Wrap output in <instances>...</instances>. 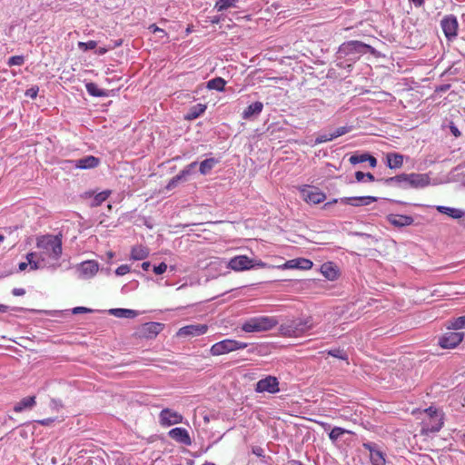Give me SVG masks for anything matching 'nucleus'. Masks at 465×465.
<instances>
[{
  "label": "nucleus",
  "mask_w": 465,
  "mask_h": 465,
  "mask_svg": "<svg viewBox=\"0 0 465 465\" xmlns=\"http://www.w3.org/2000/svg\"><path fill=\"white\" fill-rule=\"evenodd\" d=\"M351 131V126H341L332 132L335 138L346 134Z\"/></svg>",
  "instance_id": "nucleus-46"
},
{
  "label": "nucleus",
  "mask_w": 465,
  "mask_h": 465,
  "mask_svg": "<svg viewBox=\"0 0 465 465\" xmlns=\"http://www.w3.org/2000/svg\"><path fill=\"white\" fill-rule=\"evenodd\" d=\"M151 267V263L149 262H143L142 263V268L143 271H148Z\"/></svg>",
  "instance_id": "nucleus-61"
},
{
  "label": "nucleus",
  "mask_w": 465,
  "mask_h": 465,
  "mask_svg": "<svg viewBox=\"0 0 465 465\" xmlns=\"http://www.w3.org/2000/svg\"><path fill=\"white\" fill-rule=\"evenodd\" d=\"M78 46L80 49H82L84 51L93 50L97 46V43L94 40H90L86 43L79 42Z\"/></svg>",
  "instance_id": "nucleus-45"
},
{
  "label": "nucleus",
  "mask_w": 465,
  "mask_h": 465,
  "mask_svg": "<svg viewBox=\"0 0 465 465\" xmlns=\"http://www.w3.org/2000/svg\"><path fill=\"white\" fill-rule=\"evenodd\" d=\"M183 420V417L178 411L165 408L163 409L159 413V423L163 427H170L175 424L182 423Z\"/></svg>",
  "instance_id": "nucleus-13"
},
{
  "label": "nucleus",
  "mask_w": 465,
  "mask_h": 465,
  "mask_svg": "<svg viewBox=\"0 0 465 465\" xmlns=\"http://www.w3.org/2000/svg\"><path fill=\"white\" fill-rule=\"evenodd\" d=\"M362 447L370 453V460L372 465H385V454L374 442H364Z\"/></svg>",
  "instance_id": "nucleus-14"
},
{
  "label": "nucleus",
  "mask_w": 465,
  "mask_h": 465,
  "mask_svg": "<svg viewBox=\"0 0 465 465\" xmlns=\"http://www.w3.org/2000/svg\"><path fill=\"white\" fill-rule=\"evenodd\" d=\"M28 266L29 265H28L27 262H22L19 263L18 268H19V271L22 272V271H25Z\"/></svg>",
  "instance_id": "nucleus-59"
},
{
  "label": "nucleus",
  "mask_w": 465,
  "mask_h": 465,
  "mask_svg": "<svg viewBox=\"0 0 465 465\" xmlns=\"http://www.w3.org/2000/svg\"><path fill=\"white\" fill-rule=\"evenodd\" d=\"M197 162H193L178 173V176L182 179V181H185L187 176L193 173L194 168L197 166Z\"/></svg>",
  "instance_id": "nucleus-36"
},
{
  "label": "nucleus",
  "mask_w": 465,
  "mask_h": 465,
  "mask_svg": "<svg viewBox=\"0 0 465 465\" xmlns=\"http://www.w3.org/2000/svg\"><path fill=\"white\" fill-rule=\"evenodd\" d=\"M8 310V306L0 304V312H6Z\"/></svg>",
  "instance_id": "nucleus-63"
},
{
  "label": "nucleus",
  "mask_w": 465,
  "mask_h": 465,
  "mask_svg": "<svg viewBox=\"0 0 465 465\" xmlns=\"http://www.w3.org/2000/svg\"><path fill=\"white\" fill-rule=\"evenodd\" d=\"M321 272L329 281H334L338 278L337 267L332 262H325L321 266Z\"/></svg>",
  "instance_id": "nucleus-25"
},
{
  "label": "nucleus",
  "mask_w": 465,
  "mask_h": 465,
  "mask_svg": "<svg viewBox=\"0 0 465 465\" xmlns=\"http://www.w3.org/2000/svg\"><path fill=\"white\" fill-rule=\"evenodd\" d=\"M387 166L390 169L401 168L403 164L404 156L398 153H389L386 155Z\"/></svg>",
  "instance_id": "nucleus-26"
},
{
  "label": "nucleus",
  "mask_w": 465,
  "mask_h": 465,
  "mask_svg": "<svg viewBox=\"0 0 465 465\" xmlns=\"http://www.w3.org/2000/svg\"><path fill=\"white\" fill-rule=\"evenodd\" d=\"M168 436L173 440L185 446H190L192 444V440L189 435V432L184 428H173L171 430H169Z\"/></svg>",
  "instance_id": "nucleus-18"
},
{
  "label": "nucleus",
  "mask_w": 465,
  "mask_h": 465,
  "mask_svg": "<svg viewBox=\"0 0 465 465\" xmlns=\"http://www.w3.org/2000/svg\"><path fill=\"white\" fill-rule=\"evenodd\" d=\"M313 265V262L306 258H296L287 261L282 265L279 266L280 269H300V270H310Z\"/></svg>",
  "instance_id": "nucleus-19"
},
{
  "label": "nucleus",
  "mask_w": 465,
  "mask_h": 465,
  "mask_svg": "<svg viewBox=\"0 0 465 465\" xmlns=\"http://www.w3.org/2000/svg\"><path fill=\"white\" fill-rule=\"evenodd\" d=\"M63 407L62 401L59 399H52L50 401V408L54 411H59Z\"/></svg>",
  "instance_id": "nucleus-49"
},
{
  "label": "nucleus",
  "mask_w": 465,
  "mask_h": 465,
  "mask_svg": "<svg viewBox=\"0 0 465 465\" xmlns=\"http://www.w3.org/2000/svg\"><path fill=\"white\" fill-rule=\"evenodd\" d=\"M100 160L99 158L93 156V155H87L85 157H83L81 159L77 160H65L62 163V168L63 169H93L99 165Z\"/></svg>",
  "instance_id": "nucleus-8"
},
{
  "label": "nucleus",
  "mask_w": 465,
  "mask_h": 465,
  "mask_svg": "<svg viewBox=\"0 0 465 465\" xmlns=\"http://www.w3.org/2000/svg\"><path fill=\"white\" fill-rule=\"evenodd\" d=\"M25 63V57L23 55H15L11 56L8 61L7 64L9 66H15V65H22Z\"/></svg>",
  "instance_id": "nucleus-42"
},
{
  "label": "nucleus",
  "mask_w": 465,
  "mask_h": 465,
  "mask_svg": "<svg viewBox=\"0 0 465 465\" xmlns=\"http://www.w3.org/2000/svg\"><path fill=\"white\" fill-rule=\"evenodd\" d=\"M436 210L440 213H444L453 219H460L465 217V211L458 208L453 207H448L443 205H437Z\"/></svg>",
  "instance_id": "nucleus-23"
},
{
  "label": "nucleus",
  "mask_w": 465,
  "mask_h": 465,
  "mask_svg": "<svg viewBox=\"0 0 465 465\" xmlns=\"http://www.w3.org/2000/svg\"><path fill=\"white\" fill-rule=\"evenodd\" d=\"M247 346L248 344L246 342H242L232 339H225L213 344L210 349V353L213 356H220L239 350H243Z\"/></svg>",
  "instance_id": "nucleus-5"
},
{
  "label": "nucleus",
  "mask_w": 465,
  "mask_h": 465,
  "mask_svg": "<svg viewBox=\"0 0 465 465\" xmlns=\"http://www.w3.org/2000/svg\"><path fill=\"white\" fill-rule=\"evenodd\" d=\"M415 6L420 7L424 5V0H411Z\"/></svg>",
  "instance_id": "nucleus-60"
},
{
  "label": "nucleus",
  "mask_w": 465,
  "mask_h": 465,
  "mask_svg": "<svg viewBox=\"0 0 465 465\" xmlns=\"http://www.w3.org/2000/svg\"><path fill=\"white\" fill-rule=\"evenodd\" d=\"M12 293L15 296H23L25 293V291L23 288H14Z\"/></svg>",
  "instance_id": "nucleus-57"
},
{
  "label": "nucleus",
  "mask_w": 465,
  "mask_h": 465,
  "mask_svg": "<svg viewBox=\"0 0 465 465\" xmlns=\"http://www.w3.org/2000/svg\"><path fill=\"white\" fill-rule=\"evenodd\" d=\"M110 194H111V191H109V190H105V191L96 193L92 200L91 205L93 207L101 205L104 201L107 200V198L109 197Z\"/></svg>",
  "instance_id": "nucleus-35"
},
{
  "label": "nucleus",
  "mask_w": 465,
  "mask_h": 465,
  "mask_svg": "<svg viewBox=\"0 0 465 465\" xmlns=\"http://www.w3.org/2000/svg\"><path fill=\"white\" fill-rule=\"evenodd\" d=\"M278 324V320L273 316H256L246 320L242 330L245 332H261L273 329Z\"/></svg>",
  "instance_id": "nucleus-3"
},
{
  "label": "nucleus",
  "mask_w": 465,
  "mask_h": 465,
  "mask_svg": "<svg viewBox=\"0 0 465 465\" xmlns=\"http://www.w3.org/2000/svg\"><path fill=\"white\" fill-rule=\"evenodd\" d=\"M441 30L448 41H453L458 35L459 22L454 15H445L440 21Z\"/></svg>",
  "instance_id": "nucleus-9"
},
{
  "label": "nucleus",
  "mask_w": 465,
  "mask_h": 465,
  "mask_svg": "<svg viewBox=\"0 0 465 465\" xmlns=\"http://www.w3.org/2000/svg\"><path fill=\"white\" fill-rule=\"evenodd\" d=\"M430 179L427 173H401L384 180L387 185L398 184L401 187L423 188L430 184Z\"/></svg>",
  "instance_id": "nucleus-2"
},
{
  "label": "nucleus",
  "mask_w": 465,
  "mask_h": 465,
  "mask_svg": "<svg viewBox=\"0 0 465 465\" xmlns=\"http://www.w3.org/2000/svg\"><path fill=\"white\" fill-rule=\"evenodd\" d=\"M28 265L30 266V270L32 271L38 270L44 267H53L52 265H49V263H46L45 262H41L39 258H37V260L34 262H29Z\"/></svg>",
  "instance_id": "nucleus-44"
},
{
  "label": "nucleus",
  "mask_w": 465,
  "mask_h": 465,
  "mask_svg": "<svg viewBox=\"0 0 465 465\" xmlns=\"http://www.w3.org/2000/svg\"><path fill=\"white\" fill-rule=\"evenodd\" d=\"M206 110V105L202 104H197L192 106L188 113L185 115L186 120H194L202 115Z\"/></svg>",
  "instance_id": "nucleus-30"
},
{
  "label": "nucleus",
  "mask_w": 465,
  "mask_h": 465,
  "mask_svg": "<svg viewBox=\"0 0 465 465\" xmlns=\"http://www.w3.org/2000/svg\"><path fill=\"white\" fill-rule=\"evenodd\" d=\"M239 0H217L214 5V8L218 12H223L230 8L236 7V4Z\"/></svg>",
  "instance_id": "nucleus-33"
},
{
  "label": "nucleus",
  "mask_w": 465,
  "mask_h": 465,
  "mask_svg": "<svg viewBox=\"0 0 465 465\" xmlns=\"http://www.w3.org/2000/svg\"><path fill=\"white\" fill-rule=\"evenodd\" d=\"M79 276L84 279H89L98 272V263L94 261H85L77 268Z\"/></svg>",
  "instance_id": "nucleus-20"
},
{
  "label": "nucleus",
  "mask_w": 465,
  "mask_h": 465,
  "mask_svg": "<svg viewBox=\"0 0 465 465\" xmlns=\"http://www.w3.org/2000/svg\"><path fill=\"white\" fill-rule=\"evenodd\" d=\"M388 221L396 227L409 226L414 222L411 216L402 214H391Z\"/></svg>",
  "instance_id": "nucleus-22"
},
{
  "label": "nucleus",
  "mask_w": 465,
  "mask_h": 465,
  "mask_svg": "<svg viewBox=\"0 0 465 465\" xmlns=\"http://www.w3.org/2000/svg\"><path fill=\"white\" fill-rule=\"evenodd\" d=\"M450 328L453 330H460L465 328V316H460L455 319L451 324Z\"/></svg>",
  "instance_id": "nucleus-43"
},
{
  "label": "nucleus",
  "mask_w": 465,
  "mask_h": 465,
  "mask_svg": "<svg viewBox=\"0 0 465 465\" xmlns=\"http://www.w3.org/2000/svg\"><path fill=\"white\" fill-rule=\"evenodd\" d=\"M377 201V198L374 196H354V197H342L340 199H333L331 202H328L324 204V208L336 203L338 202L345 204H349L351 206H364L369 205L371 203Z\"/></svg>",
  "instance_id": "nucleus-12"
},
{
  "label": "nucleus",
  "mask_w": 465,
  "mask_h": 465,
  "mask_svg": "<svg viewBox=\"0 0 465 465\" xmlns=\"http://www.w3.org/2000/svg\"><path fill=\"white\" fill-rule=\"evenodd\" d=\"M130 272V266L127 264H122L115 270V274L117 276L125 275Z\"/></svg>",
  "instance_id": "nucleus-47"
},
{
  "label": "nucleus",
  "mask_w": 465,
  "mask_h": 465,
  "mask_svg": "<svg viewBox=\"0 0 465 465\" xmlns=\"http://www.w3.org/2000/svg\"><path fill=\"white\" fill-rule=\"evenodd\" d=\"M93 310L89 309V308H86V307H83V306H79V307H74L73 310H72V312L74 314H78V313H87V312H92Z\"/></svg>",
  "instance_id": "nucleus-51"
},
{
  "label": "nucleus",
  "mask_w": 465,
  "mask_h": 465,
  "mask_svg": "<svg viewBox=\"0 0 465 465\" xmlns=\"http://www.w3.org/2000/svg\"><path fill=\"white\" fill-rule=\"evenodd\" d=\"M450 130H451V133L455 135V136H459L460 135V132L458 130V128L456 126H451L450 127Z\"/></svg>",
  "instance_id": "nucleus-62"
},
{
  "label": "nucleus",
  "mask_w": 465,
  "mask_h": 465,
  "mask_svg": "<svg viewBox=\"0 0 465 465\" xmlns=\"http://www.w3.org/2000/svg\"><path fill=\"white\" fill-rule=\"evenodd\" d=\"M368 153L353 154L350 157L351 164H357L367 162Z\"/></svg>",
  "instance_id": "nucleus-41"
},
{
  "label": "nucleus",
  "mask_w": 465,
  "mask_h": 465,
  "mask_svg": "<svg viewBox=\"0 0 465 465\" xmlns=\"http://www.w3.org/2000/svg\"><path fill=\"white\" fill-rule=\"evenodd\" d=\"M218 161L214 158H208L203 160L199 166V172L203 175H206L215 166Z\"/></svg>",
  "instance_id": "nucleus-32"
},
{
  "label": "nucleus",
  "mask_w": 465,
  "mask_h": 465,
  "mask_svg": "<svg viewBox=\"0 0 465 465\" xmlns=\"http://www.w3.org/2000/svg\"><path fill=\"white\" fill-rule=\"evenodd\" d=\"M371 47L360 41H350L342 44L339 48L340 55H352L351 58L356 59L361 54H366L367 51L371 50Z\"/></svg>",
  "instance_id": "nucleus-7"
},
{
  "label": "nucleus",
  "mask_w": 465,
  "mask_h": 465,
  "mask_svg": "<svg viewBox=\"0 0 465 465\" xmlns=\"http://www.w3.org/2000/svg\"><path fill=\"white\" fill-rule=\"evenodd\" d=\"M38 258V251L34 252H29L26 254V262L29 263L31 262L35 261Z\"/></svg>",
  "instance_id": "nucleus-56"
},
{
  "label": "nucleus",
  "mask_w": 465,
  "mask_h": 465,
  "mask_svg": "<svg viewBox=\"0 0 465 465\" xmlns=\"http://www.w3.org/2000/svg\"><path fill=\"white\" fill-rule=\"evenodd\" d=\"M279 384V381L276 377L268 375L257 381L255 391L258 393L267 392L275 394L280 391Z\"/></svg>",
  "instance_id": "nucleus-11"
},
{
  "label": "nucleus",
  "mask_w": 465,
  "mask_h": 465,
  "mask_svg": "<svg viewBox=\"0 0 465 465\" xmlns=\"http://www.w3.org/2000/svg\"><path fill=\"white\" fill-rule=\"evenodd\" d=\"M208 326L206 324H190L179 329L177 335L180 337L200 336L206 333Z\"/></svg>",
  "instance_id": "nucleus-17"
},
{
  "label": "nucleus",
  "mask_w": 465,
  "mask_h": 465,
  "mask_svg": "<svg viewBox=\"0 0 465 465\" xmlns=\"http://www.w3.org/2000/svg\"><path fill=\"white\" fill-rule=\"evenodd\" d=\"M302 199L309 203L317 204L322 203L326 199V195L321 190L310 185H303L300 188Z\"/></svg>",
  "instance_id": "nucleus-10"
},
{
  "label": "nucleus",
  "mask_w": 465,
  "mask_h": 465,
  "mask_svg": "<svg viewBox=\"0 0 465 465\" xmlns=\"http://www.w3.org/2000/svg\"><path fill=\"white\" fill-rule=\"evenodd\" d=\"M149 30H150L151 32H153V34L160 33V34H163V35H164V36H166V35H166V33H165V31H164L163 29H162V28L158 27V26H157L156 25H154V24H153V25H151L149 26Z\"/></svg>",
  "instance_id": "nucleus-52"
},
{
  "label": "nucleus",
  "mask_w": 465,
  "mask_h": 465,
  "mask_svg": "<svg viewBox=\"0 0 465 465\" xmlns=\"http://www.w3.org/2000/svg\"><path fill=\"white\" fill-rule=\"evenodd\" d=\"M291 464L292 465H304L300 460H292Z\"/></svg>",
  "instance_id": "nucleus-64"
},
{
  "label": "nucleus",
  "mask_w": 465,
  "mask_h": 465,
  "mask_svg": "<svg viewBox=\"0 0 465 465\" xmlns=\"http://www.w3.org/2000/svg\"><path fill=\"white\" fill-rule=\"evenodd\" d=\"M167 270V265L164 262H161L160 264L153 267V272L155 274H163Z\"/></svg>",
  "instance_id": "nucleus-50"
},
{
  "label": "nucleus",
  "mask_w": 465,
  "mask_h": 465,
  "mask_svg": "<svg viewBox=\"0 0 465 465\" xmlns=\"http://www.w3.org/2000/svg\"><path fill=\"white\" fill-rule=\"evenodd\" d=\"M252 264L253 265L252 269L253 268H265V267L268 266L265 262H262L260 260L259 261L252 260Z\"/></svg>",
  "instance_id": "nucleus-55"
},
{
  "label": "nucleus",
  "mask_w": 465,
  "mask_h": 465,
  "mask_svg": "<svg viewBox=\"0 0 465 465\" xmlns=\"http://www.w3.org/2000/svg\"><path fill=\"white\" fill-rule=\"evenodd\" d=\"M355 178L357 182H373L375 180L374 176L371 173H363L358 171L355 173Z\"/></svg>",
  "instance_id": "nucleus-38"
},
{
  "label": "nucleus",
  "mask_w": 465,
  "mask_h": 465,
  "mask_svg": "<svg viewBox=\"0 0 465 465\" xmlns=\"http://www.w3.org/2000/svg\"><path fill=\"white\" fill-rule=\"evenodd\" d=\"M426 418L421 421V433L438 432L443 425V415L436 408L430 406L423 411Z\"/></svg>",
  "instance_id": "nucleus-4"
},
{
  "label": "nucleus",
  "mask_w": 465,
  "mask_h": 465,
  "mask_svg": "<svg viewBox=\"0 0 465 465\" xmlns=\"http://www.w3.org/2000/svg\"><path fill=\"white\" fill-rule=\"evenodd\" d=\"M108 313L117 318L126 319L135 318L136 316L139 315V312L137 311L124 308L110 309L108 311Z\"/></svg>",
  "instance_id": "nucleus-24"
},
{
  "label": "nucleus",
  "mask_w": 465,
  "mask_h": 465,
  "mask_svg": "<svg viewBox=\"0 0 465 465\" xmlns=\"http://www.w3.org/2000/svg\"><path fill=\"white\" fill-rule=\"evenodd\" d=\"M349 432L348 430L341 428V427H334L331 432L329 433V438L331 441H336L339 438H341L343 434Z\"/></svg>",
  "instance_id": "nucleus-37"
},
{
  "label": "nucleus",
  "mask_w": 465,
  "mask_h": 465,
  "mask_svg": "<svg viewBox=\"0 0 465 465\" xmlns=\"http://www.w3.org/2000/svg\"><path fill=\"white\" fill-rule=\"evenodd\" d=\"M263 109V104L262 102H254L251 104L246 109L242 112V118L247 120L252 116L259 115Z\"/></svg>",
  "instance_id": "nucleus-27"
},
{
  "label": "nucleus",
  "mask_w": 465,
  "mask_h": 465,
  "mask_svg": "<svg viewBox=\"0 0 465 465\" xmlns=\"http://www.w3.org/2000/svg\"><path fill=\"white\" fill-rule=\"evenodd\" d=\"M334 139H335V137H334L332 133H331V134H319L316 137L315 143L316 144H320V143H327V142L332 141Z\"/></svg>",
  "instance_id": "nucleus-39"
},
{
  "label": "nucleus",
  "mask_w": 465,
  "mask_h": 465,
  "mask_svg": "<svg viewBox=\"0 0 465 465\" xmlns=\"http://www.w3.org/2000/svg\"><path fill=\"white\" fill-rule=\"evenodd\" d=\"M463 340L462 332L449 331L440 338L439 344L445 349L455 348Z\"/></svg>",
  "instance_id": "nucleus-15"
},
{
  "label": "nucleus",
  "mask_w": 465,
  "mask_h": 465,
  "mask_svg": "<svg viewBox=\"0 0 465 465\" xmlns=\"http://www.w3.org/2000/svg\"><path fill=\"white\" fill-rule=\"evenodd\" d=\"M226 82L222 77H215L207 82V88L210 90L223 91Z\"/></svg>",
  "instance_id": "nucleus-34"
},
{
  "label": "nucleus",
  "mask_w": 465,
  "mask_h": 465,
  "mask_svg": "<svg viewBox=\"0 0 465 465\" xmlns=\"http://www.w3.org/2000/svg\"><path fill=\"white\" fill-rule=\"evenodd\" d=\"M35 405V397L29 396L23 398L14 406L15 412H22L26 409H32Z\"/></svg>",
  "instance_id": "nucleus-28"
},
{
  "label": "nucleus",
  "mask_w": 465,
  "mask_h": 465,
  "mask_svg": "<svg viewBox=\"0 0 465 465\" xmlns=\"http://www.w3.org/2000/svg\"><path fill=\"white\" fill-rule=\"evenodd\" d=\"M312 327L310 319H298L291 322L282 327V331L289 337H301L309 331Z\"/></svg>",
  "instance_id": "nucleus-6"
},
{
  "label": "nucleus",
  "mask_w": 465,
  "mask_h": 465,
  "mask_svg": "<svg viewBox=\"0 0 465 465\" xmlns=\"http://www.w3.org/2000/svg\"><path fill=\"white\" fill-rule=\"evenodd\" d=\"M367 162H369L370 166L374 168L377 165V160L375 157L368 153Z\"/></svg>",
  "instance_id": "nucleus-58"
},
{
  "label": "nucleus",
  "mask_w": 465,
  "mask_h": 465,
  "mask_svg": "<svg viewBox=\"0 0 465 465\" xmlns=\"http://www.w3.org/2000/svg\"><path fill=\"white\" fill-rule=\"evenodd\" d=\"M149 255V251L143 245L134 246L131 252V258L134 261H141Z\"/></svg>",
  "instance_id": "nucleus-29"
},
{
  "label": "nucleus",
  "mask_w": 465,
  "mask_h": 465,
  "mask_svg": "<svg viewBox=\"0 0 465 465\" xmlns=\"http://www.w3.org/2000/svg\"><path fill=\"white\" fill-rule=\"evenodd\" d=\"M54 421H55V419H54V418H47V419H43V420H37V422L43 426H50Z\"/></svg>",
  "instance_id": "nucleus-54"
},
{
  "label": "nucleus",
  "mask_w": 465,
  "mask_h": 465,
  "mask_svg": "<svg viewBox=\"0 0 465 465\" xmlns=\"http://www.w3.org/2000/svg\"><path fill=\"white\" fill-rule=\"evenodd\" d=\"M38 94V87H32L28 89L25 93V94L31 98H35Z\"/></svg>",
  "instance_id": "nucleus-53"
},
{
  "label": "nucleus",
  "mask_w": 465,
  "mask_h": 465,
  "mask_svg": "<svg viewBox=\"0 0 465 465\" xmlns=\"http://www.w3.org/2000/svg\"><path fill=\"white\" fill-rule=\"evenodd\" d=\"M163 328V325L162 323L154 322H146L142 326L140 334L146 339H152L160 333Z\"/></svg>",
  "instance_id": "nucleus-21"
},
{
  "label": "nucleus",
  "mask_w": 465,
  "mask_h": 465,
  "mask_svg": "<svg viewBox=\"0 0 465 465\" xmlns=\"http://www.w3.org/2000/svg\"><path fill=\"white\" fill-rule=\"evenodd\" d=\"M87 93L94 97H104L107 95L106 91L100 89L94 83H87L85 84Z\"/></svg>",
  "instance_id": "nucleus-31"
},
{
  "label": "nucleus",
  "mask_w": 465,
  "mask_h": 465,
  "mask_svg": "<svg viewBox=\"0 0 465 465\" xmlns=\"http://www.w3.org/2000/svg\"><path fill=\"white\" fill-rule=\"evenodd\" d=\"M36 248L39 260L54 267L62 255V238L60 235H41L36 239Z\"/></svg>",
  "instance_id": "nucleus-1"
},
{
  "label": "nucleus",
  "mask_w": 465,
  "mask_h": 465,
  "mask_svg": "<svg viewBox=\"0 0 465 465\" xmlns=\"http://www.w3.org/2000/svg\"><path fill=\"white\" fill-rule=\"evenodd\" d=\"M228 268L236 271H245L252 269V259L246 255H237L232 257L227 263Z\"/></svg>",
  "instance_id": "nucleus-16"
},
{
  "label": "nucleus",
  "mask_w": 465,
  "mask_h": 465,
  "mask_svg": "<svg viewBox=\"0 0 465 465\" xmlns=\"http://www.w3.org/2000/svg\"><path fill=\"white\" fill-rule=\"evenodd\" d=\"M180 182H182V179L177 175H175L174 177H173L168 184L166 185V189L167 190H172L173 188H174Z\"/></svg>",
  "instance_id": "nucleus-48"
},
{
  "label": "nucleus",
  "mask_w": 465,
  "mask_h": 465,
  "mask_svg": "<svg viewBox=\"0 0 465 465\" xmlns=\"http://www.w3.org/2000/svg\"><path fill=\"white\" fill-rule=\"evenodd\" d=\"M328 354L332 356V357L341 359V360H347L348 359L347 353L343 350L339 349V348L328 351Z\"/></svg>",
  "instance_id": "nucleus-40"
}]
</instances>
